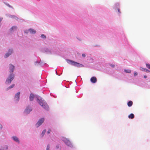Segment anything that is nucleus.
<instances>
[{"label":"nucleus","mask_w":150,"mask_h":150,"mask_svg":"<svg viewBox=\"0 0 150 150\" xmlns=\"http://www.w3.org/2000/svg\"><path fill=\"white\" fill-rule=\"evenodd\" d=\"M146 66L147 68L150 69V64H146Z\"/></svg>","instance_id":"nucleus-19"},{"label":"nucleus","mask_w":150,"mask_h":150,"mask_svg":"<svg viewBox=\"0 0 150 150\" xmlns=\"http://www.w3.org/2000/svg\"><path fill=\"white\" fill-rule=\"evenodd\" d=\"M15 85L14 84H12L11 86H9L8 88V89L10 88H11L14 87Z\"/></svg>","instance_id":"nucleus-21"},{"label":"nucleus","mask_w":150,"mask_h":150,"mask_svg":"<svg viewBox=\"0 0 150 150\" xmlns=\"http://www.w3.org/2000/svg\"><path fill=\"white\" fill-rule=\"evenodd\" d=\"M41 37V38H46V36L44 34H42Z\"/></svg>","instance_id":"nucleus-23"},{"label":"nucleus","mask_w":150,"mask_h":150,"mask_svg":"<svg viewBox=\"0 0 150 150\" xmlns=\"http://www.w3.org/2000/svg\"><path fill=\"white\" fill-rule=\"evenodd\" d=\"M124 71H125V72H126V73H130L131 72V70H129V69L126 70V69H125L124 70Z\"/></svg>","instance_id":"nucleus-18"},{"label":"nucleus","mask_w":150,"mask_h":150,"mask_svg":"<svg viewBox=\"0 0 150 150\" xmlns=\"http://www.w3.org/2000/svg\"><path fill=\"white\" fill-rule=\"evenodd\" d=\"M46 129H44V130L42 131V136H43V135L45 134V132H46Z\"/></svg>","instance_id":"nucleus-20"},{"label":"nucleus","mask_w":150,"mask_h":150,"mask_svg":"<svg viewBox=\"0 0 150 150\" xmlns=\"http://www.w3.org/2000/svg\"><path fill=\"white\" fill-rule=\"evenodd\" d=\"M32 110V109L31 108H27L25 110V112L26 113H29Z\"/></svg>","instance_id":"nucleus-12"},{"label":"nucleus","mask_w":150,"mask_h":150,"mask_svg":"<svg viewBox=\"0 0 150 150\" xmlns=\"http://www.w3.org/2000/svg\"><path fill=\"white\" fill-rule=\"evenodd\" d=\"M112 67H115V65L113 64H111L110 65Z\"/></svg>","instance_id":"nucleus-28"},{"label":"nucleus","mask_w":150,"mask_h":150,"mask_svg":"<svg viewBox=\"0 0 150 150\" xmlns=\"http://www.w3.org/2000/svg\"><path fill=\"white\" fill-rule=\"evenodd\" d=\"M44 118H42L40 119L36 124V125H37V127L40 126L44 122Z\"/></svg>","instance_id":"nucleus-4"},{"label":"nucleus","mask_w":150,"mask_h":150,"mask_svg":"<svg viewBox=\"0 0 150 150\" xmlns=\"http://www.w3.org/2000/svg\"><path fill=\"white\" fill-rule=\"evenodd\" d=\"M2 18H0V22L2 20Z\"/></svg>","instance_id":"nucleus-32"},{"label":"nucleus","mask_w":150,"mask_h":150,"mask_svg":"<svg viewBox=\"0 0 150 150\" xmlns=\"http://www.w3.org/2000/svg\"><path fill=\"white\" fill-rule=\"evenodd\" d=\"M134 115L132 113L130 115L128 116V117L129 119H133L134 117Z\"/></svg>","instance_id":"nucleus-15"},{"label":"nucleus","mask_w":150,"mask_h":150,"mask_svg":"<svg viewBox=\"0 0 150 150\" xmlns=\"http://www.w3.org/2000/svg\"><path fill=\"white\" fill-rule=\"evenodd\" d=\"M12 53V50H9L8 52V53H7L4 56V57L5 58H6L8 57L9 55L11 54Z\"/></svg>","instance_id":"nucleus-6"},{"label":"nucleus","mask_w":150,"mask_h":150,"mask_svg":"<svg viewBox=\"0 0 150 150\" xmlns=\"http://www.w3.org/2000/svg\"><path fill=\"white\" fill-rule=\"evenodd\" d=\"M67 62L69 64L78 67H80L82 66L81 64L71 60L69 59L67 60Z\"/></svg>","instance_id":"nucleus-2"},{"label":"nucleus","mask_w":150,"mask_h":150,"mask_svg":"<svg viewBox=\"0 0 150 150\" xmlns=\"http://www.w3.org/2000/svg\"><path fill=\"white\" fill-rule=\"evenodd\" d=\"M137 72H135L134 73V76H137Z\"/></svg>","instance_id":"nucleus-25"},{"label":"nucleus","mask_w":150,"mask_h":150,"mask_svg":"<svg viewBox=\"0 0 150 150\" xmlns=\"http://www.w3.org/2000/svg\"><path fill=\"white\" fill-rule=\"evenodd\" d=\"M37 100H38V103L39 104L42 106L45 109H48V106L47 103L44 100H39L38 98L37 99Z\"/></svg>","instance_id":"nucleus-1"},{"label":"nucleus","mask_w":150,"mask_h":150,"mask_svg":"<svg viewBox=\"0 0 150 150\" xmlns=\"http://www.w3.org/2000/svg\"><path fill=\"white\" fill-rule=\"evenodd\" d=\"M9 66L10 73H13L14 70V67L12 64H10Z\"/></svg>","instance_id":"nucleus-9"},{"label":"nucleus","mask_w":150,"mask_h":150,"mask_svg":"<svg viewBox=\"0 0 150 150\" xmlns=\"http://www.w3.org/2000/svg\"><path fill=\"white\" fill-rule=\"evenodd\" d=\"M118 12H119L120 13V9H118Z\"/></svg>","instance_id":"nucleus-30"},{"label":"nucleus","mask_w":150,"mask_h":150,"mask_svg":"<svg viewBox=\"0 0 150 150\" xmlns=\"http://www.w3.org/2000/svg\"><path fill=\"white\" fill-rule=\"evenodd\" d=\"M50 148V147L49 145H48L47 146L46 150H49Z\"/></svg>","instance_id":"nucleus-24"},{"label":"nucleus","mask_w":150,"mask_h":150,"mask_svg":"<svg viewBox=\"0 0 150 150\" xmlns=\"http://www.w3.org/2000/svg\"><path fill=\"white\" fill-rule=\"evenodd\" d=\"M12 138L14 141L18 143L19 142V140L18 138L17 137L15 136H13L12 137Z\"/></svg>","instance_id":"nucleus-13"},{"label":"nucleus","mask_w":150,"mask_h":150,"mask_svg":"<svg viewBox=\"0 0 150 150\" xmlns=\"http://www.w3.org/2000/svg\"><path fill=\"white\" fill-rule=\"evenodd\" d=\"M132 102L131 101H130L128 103L127 105L129 107H131L132 105Z\"/></svg>","instance_id":"nucleus-16"},{"label":"nucleus","mask_w":150,"mask_h":150,"mask_svg":"<svg viewBox=\"0 0 150 150\" xmlns=\"http://www.w3.org/2000/svg\"><path fill=\"white\" fill-rule=\"evenodd\" d=\"M8 146L7 145H5L4 147L3 148V149H4L5 150L2 149V150H7L8 149Z\"/></svg>","instance_id":"nucleus-22"},{"label":"nucleus","mask_w":150,"mask_h":150,"mask_svg":"<svg viewBox=\"0 0 150 150\" xmlns=\"http://www.w3.org/2000/svg\"><path fill=\"white\" fill-rule=\"evenodd\" d=\"M144 78H147V76H145H145H144Z\"/></svg>","instance_id":"nucleus-31"},{"label":"nucleus","mask_w":150,"mask_h":150,"mask_svg":"<svg viewBox=\"0 0 150 150\" xmlns=\"http://www.w3.org/2000/svg\"><path fill=\"white\" fill-rule=\"evenodd\" d=\"M91 81L93 83H95L97 81V79L95 77H92L91 78Z\"/></svg>","instance_id":"nucleus-8"},{"label":"nucleus","mask_w":150,"mask_h":150,"mask_svg":"<svg viewBox=\"0 0 150 150\" xmlns=\"http://www.w3.org/2000/svg\"><path fill=\"white\" fill-rule=\"evenodd\" d=\"M14 78V75L12 74L10 75L6 80V83H11V81Z\"/></svg>","instance_id":"nucleus-3"},{"label":"nucleus","mask_w":150,"mask_h":150,"mask_svg":"<svg viewBox=\"0 0 150 150\" xmlns=\"http://www.w3.org/2000/svg\"><path fill=\"white\" fill-rule=\"evenodd\" d=\"M140 69L142 71H144L146 72H150V71L146 68H144L142 67L140 68Z\"/></svg>","instance_id":"nucleus-10"},{"label":"nucleus","mask_w":150,"mask_h":150,"mask_svg":"<svg viewBox=\"0 0 150 150\" xmlns=\"http://www.w3.org/2000/svg\"><path fill=\"white\" fill-rule=\"evenodd\" d=\"M17 29V27L16 26H13L10 29L11 30V31H12L11 30H16V29Z\"/></svg>","instance_id":"nucleus-17"},{"label":"nucleus","mask_w":150,"mask_h":150,"mask_svg":"<svg viewBox=\"0 0 150 150\" xmlns=\"http://www.w3.org/2000/svg\"><path fill=\"white\" fill-rule=\"evenodd\" d=\"M34 98V95L33 93H31L30 95L29 98L30 101H33Z\"/></svg>","instance_id":"nucleus-11"},{"label":"nucleus","mask_w":150,"mask_h":150,"mask_svg":"<svg viewBox=\"0 0 150 150\" xmlns=\"http://www.w3.org/2000/svg\"><path fill=\"white\" fill-rule=\"evenodd\" d=\"M63 141L68 146H71V144L69 140L66 139H63Z\"/></svg>","instance_id":"nucleus-5"},{"label":"nucleus","mask_w":150,"mask_h":150,"mask_svg":"<svg viewBox=\"0 0 150 150\" xmlns=\"http://www.w3.org/2000/svg\"><path fill=\"white\" fill-rule=\"evenodd\" d=\"M28 31L31 34H35L36 33L35 30L33 29H30L28 30Z\"/></svg>","instance_id":"nucleus-14"},{"label":"nucleus","mask_w":150,"mask_h":150,"mask_svg":"<svg viewBox=\"0 0 150 150\" xmlns=\"http://www.w3.org/2000/svg\"><path fill=\"white\" fill-rule=\"evenodd\" d=\"M2 128V126L1 125H0V129H1Z\"/></svg>","instance_id":"nucleus-29"},{"label":"nucleus","mask_w":150,"mask_h":150,"mask_svg":"<svg viewBox=\"0 0 150 150\" xmlns=\"http://www.w3.org/2000/svg\"><path fill=\"white\" fill-rule=\"evenodd\" d=\"M51 130L50 129H49L47 132L48 134H49L51 132Z\"/></svg>","instance_id":"nucleus-26"},{"label":"nucleus","mask_w":150,"mask_h":150,"mask_svg":"<svg viewBox=\"0 0 150 150\" xmlns=\"http://www.w3.org/2000/svg\"><path fill=\"white\" fill-rule=\"evenodd\" d=\"M8 6H9V7H10V5H9V4H8Z\"/></svg>","instance_id":"nucleus-33"},{"label":"nucleus","mask_w":150,"mask_h":150,"mask_svg":"<svg viewBox=\"0 0 150 150\" xmlns=\"http://www.w3.org/2000/svg\"><path fill=\"white\" fill-rule=\"evenodd\" d=\"M20 93V92H18L15 95V98L16 101H18L19 100Z\"/></svg>","instance_id":"nucleus-7"},{"label":"nucleus","mask_w":150,"mask_h":150,"mask_svg":"<svg viewBox=\"0 0 150 150\" xmlns=\"http://www.w3.org/2000/svg\"><path fill=\"white\" fill-rule=\"evenodd\" d=\"M82 56L83 57H85L86 56L85 54H82Z\"/></svg>","instance_id":"nucleus-27"}]
</instances>
